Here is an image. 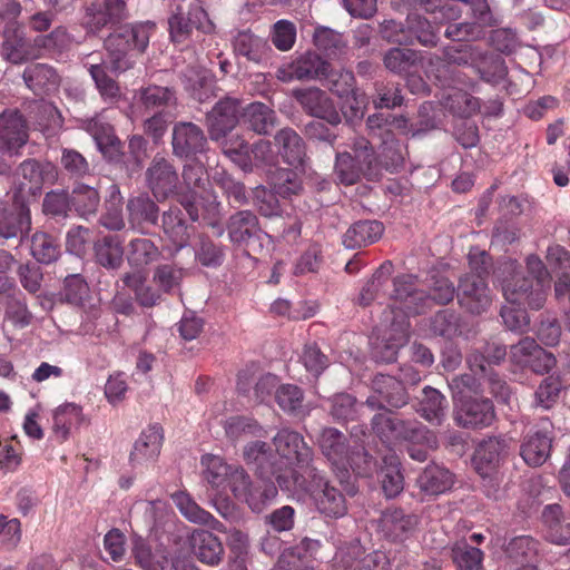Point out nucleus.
Segmentation results:
<instances>
[{
  "label": "nucleus",
  "instance_id": "1",
  "mask_svg": "<svg viewBox=\"0 0 570 570\" xmlns=\"http://www.w3.org/2000/svg\"><path fill=\"white\" fill-rule=\"evenodd\" d=\"M275 453L263 441L250 442L243 451L244 460L262 479L274 476L278 487L288 493L305 487L306 474L313 466V450L298 432L284 428L273 438Z\"/></svg>",
  "mask_w": 570,
  "mask_h": 570
},
{
  "label": "nucleus",
  "instance_id": "2",
  "mask_svg": "<svg viewBox=\"0 0 570 570\" xmlns=\"http://www.w3.org/2000/svg\"><path fill=\"white\" fill-rule=\"evenodd\" d=\"M527 269L535 279V284L517 271L514 262L505 263L503 271L508 276L502 281V293L508 302L523 303L529 301L531 308L539 309L546 302L544 289L550 286V275L543 262L537 255L527 257Z\"/></svg>",
  "mask_w": 570,
  "mask_h": 570
},
{
  "label": "nucleus",
  "instance_id": "3",
  "mask_svg": "<svg viewBox=\"0 0 570 570\" xmlns=\"http://www.w3.org/2000/svg\"><path fill=\"white\" fill-rule=\"evenodd\" d=\"M155 29L150 21L130 23L119 27L106 38L105 49L114 73H122L134 67L135 58L145 52Z\"/></svg>",
  "mask_w": 570,
  "mask_h": 570
},
{
  "label": "nucleus",
  "instance_id": "4",
  "mask_svg": "<svg viewBox=\"0 0 570 570\" xmlns=\"http://www.w3.org/2000/svg\"><path fill=\"white\" fill-rule=\"evenodd\" d=\"M393 299L397 308H404L407 316L423 313L431 302L448 304L454 297L455 289L448 278L434 281L431 292L417 288L416 278L412 275H401L394 278Z\"/></svg>",
  "mask_w": 570,
  "mask_h": 570
},
{
  "label": "nucleus",
  "instance_id": "5",
  "mask_svg": "<svg viewBox=\"0 0 570 570\" xmlns=\"http://www.w3.org/2000/svg\"><path fill=\"white\" fill-rule=\"evenodd\" d=\"M354 155L344 151L335 157L334 175L346 186L356 184L362 177L368 180L379 177V165L371 144L365 138H357L353 144Z\"/></svg>",
  "mask_w": 570,
  "mask_h": 570
},
{
  "label": "nucleus",
  "instance_id": "6",
  "mask_svg": "<svg viewBox=\"0 0 570 570\" xmlns=\"http://www.w3.org/2000/svg\"><path fill=\"white\" fill-rule=\"evenodd\" d=\"M372 429L384 443L405 440L414 444H426L436 449V435L417 421H404L390 411L377 413L372 419Z\"/></svg>",
  "mask_w": 570,
  "mask_h": 570
},
{
  "label": "nucleus",
  "instance_id": "7",
  "mask_svg": "<svg viewBox=\"0 0 570 570\" xmlns=\"http://www.w3.org/2000/svg\"><path fill=\"white\" fill-rule=\"evenodd\" d=\"M169 35L174 42L181 43L193 37L194 31L210 33L213 22L198 0H179L168 19Z\"/></svg>",
  "mask_w": 570,
  "mask_h": 570
},
{
  "label": "nucleus",
  "instance_id": "8",
  "mask_svg": "<svg viewBox=\"0 0 570 570\" xmlns=\"http://www.w3.org/2000/svg\"><path fill=\"white\" fill-rule=\"evenodd\" d=\"M306 492L312 498L317 511L327 518H341L347 512L345 495L333 485L325 474L316 468L306 474V483L297 488L296 493Z\"/></svg>",
  "mask_w": 570,
  "mask_h": 570
},
{
  "label": "nucleus",
  "instance_id": "9",
  "mask_svg": "<svg viewBox=\"0 0 570 570\" xmlns=\"http://www.w3.org/2000/svg\"><path fill=\"white\" fill-rule=\"evenodd\" d=\"M394 304L384 312L383 322L386 325L384 340L373 346V356L376 361L391 363L396 360L400 347L407 343L410 335L409 316L397 311Z\"/></svg>",
  "mask_w": 570,
  "mask_h": 570
},
{
  "label": "nucleus",
  "instance_id": "10",
  "mask_svg": "<svg viewBox=\"0 0 570 570\" xmlns=\"http://www.w3.org/2000/svg\"><path fill=\"white\" fill-rule=\"evenodd\" d=\"M439 29L438 24H432L426 18L412 13L406 18V30L401 23L390 20L383 23L382 35L394 43L412 42L415 39L424 47H435L439 42Z\"/></svg>",
  "mask_w": 570,
  "mask_h": 570
},
{
  "label": "nucleus",
  "instance_id": "11",
  "mask_svg": "<svg viewBox=\"0 0 570 570\" xmlns=\"http://www.w3.org/2000/svg\"><path fill=\"white\" fill-rule=\"evenodd\" d=\"M183 187L186 191L178 193V202L185 208L193 222L199 217L196 206L198 197L203 195L209 183L204 165L196 159L187 163L181 173Z\"/></svg>",
  "mask_w": 570,
  "mask_h": 570
},
{
  "label": "nucleus",
  "instance_id": "12",
  "mask_svg": "<svg viewBox=\"0 0 570 570\" xmlns=\"http://www.w3.org/2000/svg\"><path fill=\"white\" fill-rule=\"evenodd\" d=\"M293 97L308 116L325 120L331 126L341 124L342 116L334 101L318 87L295 89L293 90Z\"/></svg>",
  "mask_w": 570,
  "mask_h": 570
},
{
  "label": "nucleus",
  "instance_id": "13",
  "mask_svg": "<svg viewBox=\"0 0 570 570\" xmlns=\"http://www.w3.org/2000/svg\"><path fill=\"white\" fill-rule=\"evenodd\" d=\"M327 69L328 62L318 53L306 51L296 56L291 62L282 65L275 76L282 82L322 80Z\"/></svg>",
  "mask_w": 570,
  "mask_h": 570
},
{
  "label": "nucleus",
  "instance_id": "14",
  "mask_svg": "<svg viewBox=\"0 0 570 570\" xmlns=\"http://www.w3.org/2000/svg\"><path fill=\"white\" fill-rule=\"evenodd\" d=\"M131 553L136 564L142 570H198L186 559H169L164 549L153 550L141 538L134 540Z\"/></svg>",
  "mask_w": 570,
  "mask_h": 570
},
{
  "label": "nucleus",
  "instance_id": "15",
  "mask_svg": "<svg viewBox=\"0 0 570 570\" xmlns=\"http://www.w3.org/2000/svg\"><path fill=\"white\" fill-rule=\"evenodd\" d=\"M372 389L373 394L366 400L371 410L383 409L384 404L399 409L409 402L405 386L394 376L377 374L372 382Z\"/></svg>",
  "mask_w": 570,
  "mask_h": 570
},
{
  "label": "nucleus",
  "instance_id": "16",
  "mask_svg": "<svg viewBox=\"0 0 570 570\" xmlns=\"http://www.w3.org/2000/svg\"><path fill=\"white\" fill-rule=\"evenodd\" d=\"M460 305L472 314H481L491 304V296L485 278L479 275H464L458 287Z\"/></svg>",
  "mask_w": 570,
  "mask_h": 570
},
{
  "label": "nucleus",
  "instance_id": "17",
  "mask_svg": "<svg viewBox=\"0 0 570 570\" xmlns=\"http://www.w3.org/2000/svg\"><path fill=\"white\" fill-rule=\"evenodd\" d=\"M206 120L210 139L214 141L224 139L238 124V101L232 98L219 100L207 114Z\"/></svg>",
  "mask_w": 570,
  "mask_h": 570
},
{
  "label": "nucleus",
  "instance_id": "18",
  "mask_svg": "<svg viewBox=\"0 0 570 570\" xmlns=\"http://www.w3.org/2000/svg\"><path fill=\"white\" fill-rule=\"evenodd\" d=\"M147 184L158 200H164L174 194L178 185V174L173 164L156 156L146 173Z\"/></svg>",
  "mask_w": 570,
  "mask_h": 570
},
{
  "label": "nucleus",
  "instance_id": "19",
  "mask_svg": "<svg viewBox=\"0 0 570 570\" xmlns=\"http://www.w3.org/2000/svg\"><path fill=\"white\" fill-rule=\"evenodd\" d=\"M494 417V407L489 399L460 400V405L454 413V421L463 428L489 426Z\"/></svg>",
  "mask_w": 570,
  "mask_h": 570
},
{
  "label": "nucleus",
  "instance_id": "20",
  "mask_svg": "<svg viewBox=\"0 0 570 570\" xmlns=\"http://www.w3.org/2000/svg\"><path fill=\"white\" fill-rule=\"evenodd\" d=\"M317 444L334 470L347 471L351 446L344 433L335 428H324L317 436Z\"/></svg>",
  "mask_w": 570,
  "mask_h": 570
},
{
  "label": "nucleus",
  "instance_id": "21",
  "mask_svg": "<svg viewBox=\"0 0 570 570\" xmlns=\"http://www.w3.org/2000/svg\"><path fill=\"white\" fill-rule=\"evenodd\" d=\"M207 139L203 129L193 122H177L173 129V150L178 157L204 153Z\"/></svg>",
  "mask_w": 570,
  "mask_h": 570
},
{
  "label": "nucleus",
  "instance_id": "22",
  "mask_svg": "<svg viewBox=\"0 0 570 570\" xmlns=\"http://www.w3.org/2000/svg\"><path fill=\"white\" fill-rule=\"evenodd\" d=\"M28 140L27 125L17 110L0 115V153L13 154Z\"/></svg>",
  "mask_w": 570,
  "mask_h": 570
},
{
  "label": "nucleus",
  "instance_id": "23",
  "mask_svg": "<svg viewBox=\"0 0 570 570\" xmlns=\"http://www.w3.org/2000/svg\"><path fill=\"white\" fill-rule=\"evenodd\" d=\"M507 453L508 445L505 440L489 438L482 441L476 448L473 456V463L476 472L482 478H491Z\"/></svg>",
  "mask_w": 570,
  "mask_h": 570
},
{
  "label": "nucleus",
  "instance_id": "24",
  "mask_svg": "<svg viewBox=\"0 0 570 570\" xmlns=\"http://www.w3.org/2000/svg\"><path fill=\"white\" fill-rule=\"evenodd\" d=\"M550 422L544 421L535 431H530L521 445V456L527 464L539 466L550 454L551 436Z\"/></svg>",
  "mask_w": 570,
  "mask_h": 570
},
{
  "label": "nucleus",
  "instance_id": "25",
  "mask_svg": "<svg viewBox=\"0 0 570 570\" xmlns=\"http://www.w3.org/2000/svg\"><path fill=\"white\" fill-rule=\"evenodd\" d=\"M417 524L414 514L405 513L401 509H387L382 513L380 528L383 535L391 541H404Z\"/></svg>",
  "mask_w": 570,
  "mask_h": 570
},
{
  "label": "nucleus",
  "instance_id": "26",
  "mask_svg": "<svg viewBox=\"0 0 570 570\" xmlns=\"http://www.w3.org/2000/svg\"><path fill=\"white\" fill-rule=\"evenodd\" d=\"M161 223L164 234L175 247L173 255L188 246L191 235L195 234V227L186 224L178 207L165 212Z\"/></svg>",
  "mask_w": 570,
  "mask_h": 570
},
{
  "label": "nucleus",
  "instance_id": "27",
  "mask_svg": "<svg viewBox=\"0 0 570 570\" xmlns=\"http://www.w3.org/2000/svg\"><path fill=\"white\" fill-rule=\"evenodd\" d=\"M233 48L236 55L257 65L266 63L273 55L267 40L250 31L238 32L234 38Z\"/></svg>",
  "mask_w": 570,
  "mask_h": 570
},
{
  "label": "nucleus",
  "instance_id": "28",
  "mask_svg": "<svg viewBox=\"0 0 570 570\" xmlns=\"http://www.w3.org/2000/svg\"><path fill=\"white\" fill-rule=\"evenodd\" d=\"M20 190L36 195L42 185L55 177L53 166L50 163H39L35 159L24 160L18 169Z\"/></svg>",
  "mask_w": 570,
  "mask_h": 570
},
{
  "label": "nucleus",
  "instance_id": "29",
  "mask_svg": "<svg viewBox=\"0 0 570 570\" xmlns=\"http://www.w3.org/2000/svg\"><path fill=\"white\" fill-rule=\"evenodd\" d=\"M274 140L285 163L295 168L304 165L306 159L305 142L293 128H282L276 132Z\"/></svg>",
  "mask_w": 570,
  "mask_h": 570
},
{
  "label": "nucleus",
  "instance_id": "30",
  "mask_svg": "<svg viewBox=\"0 0 570 570\" xmlns=\"http://www.w3.org/2000/svg\"><path fill=\"white\" fill-rule=\"evenodd\" d=\"M163 444V430L158 425H150L145 429L134 444L130 453L132 465H140L155 460Z\"/></svg>",
  "mask_w": 570,
  "mask_h": 570
},
{
  "label": "nucleus",
  "instance_id": "31",
  "mask_svg": "<svg viewBox=\"0 0 570 570\" xmlns=\"http://www.w3.org/2000/svg\"><path fill=\"white\" fill-rule=\"evenodd\" d=\"M384 233L379 220H358L351 225L342 237L343 245L348 249L365 247L377 242Z\"/></svg>",
  "mask_w": 570,
  "mask_h": 570
},
{
  "label": "nucleus",
  "instance_id": "32",
  "mask_svg": "<svg viewBox=\"0 0 570 570\" xmlns=\"http://www.w3.org/2000/svg\"><path fill=\"white\" fill-rule=\"evenodd\" d=\"M446 397L432 386H424L416 405V412L433 425H441L446 416Z\"/></svg>",
  "mask_w": 570,
  "mask_h": 570
},
{
  "label": "nucleus",
  "instance_id": "33",
  "mask_svg": "<svg viewBox=\"0 0 570 570\" xmlns=\"http://www.w3.org/2000/svg\"><path fill=\"white\" fill-rule=\"evenodd\" d=\"M416 483L426 495L438 497L452 489L454 475L444 466L430 464L419 475Z\"/></svg>",
  "mask_w": 570,
  "mask_h": 570
},
{
  "label": "nucleus",
  "instance_id": "34",
  "mask_svg": "<svg viewBox=\"0 0 570 570\" xmlns=\"http://www.w3.org/2000/svg\"><path fill=\"white\" fill-rule=\"evenodd\" d=\"M259 232L258 219L250 210H239L228 218L227 233L233 244L247 245Z\"/></svg>",
  "mask_w": 570,
  "mask_h": 570
},
{
  "label": "nucleus",
  "instance_id": "35",
  "mask_svg": "<svg viewBox=\"0 0 570 570\" xmlns=\"http://www.w3.org/2000/svg\"><path fill=\"white\" fill-rule=\"evenodd\" d=\"M4 40L0 48L1 56L16 65L37 57L33 45L17 29H4Z\"/></svg>",
  "mask_w": 570,
  "mask_h": 570
},
{
  "label": "nucleus",
  "instance_id": "36",
  "mask_svg": "<svg viewBox=\"0 0 570 570\" xmlns=\"http://www.w3.org/2000/svg\"><path fill=\"white\" fill-rule=\"evenodd\" d=\"M31 217L24 204L13 209L0 207V237L3 239L17 238L30 229Z\"/></svg>",
  "mask_w": 570,
  "mask_h": 570
},
{
  "label": "nucleus",
  "instance_id": "37",
  "mask_svg": "<svg viewBox=\"0 0 570 570\" xmlns=\"http://www.w3.org/2000/svg\"><path fill=\"white\" fill-rule=\"evenodd\" d=\"M191 548L195 556L203 563L210 566L217 564L224 553L220 540L209 531H194L190 538Z\"/></svg>",
  "mask_w": 570,
  "mask_h": 570
},
{
  "label": "nucleus",
  "instance_id": "38",
  "mask_svg": "<svg viewBox=\"0 0 570 570\" xmlns=\"http://www.w3.org/2000/svg\"><path fill=\"white\" fill-rule=\"evenodd\" d=\"M23 80L36 95H43L57 88L59 76L52 67L36 63L24 69Z\"/></svg>",
  "mask_w": 570,
  "mask_h": 570
},
{
  "label": "nucleus",
  "instance_id": "39",
  "mask_svg": "<svg viewBox=\"0 0 570 570\" xmlns=\"http://www.w3.org/2000/svg\"><path fill=\"white\" fill-rule=\"evenodd\" d=\"M405 156L406 146L395 139L391 130H386L383 135L379 155L375 156L379 169L384 167L391 171L397 170L403 166Z\"/></svg>",
  "mask_w": 570,
  "mask_h": 570
},
{
  "label": "nucleus",
  "instance_id": "40",
  "mask_svg": "<svg viewBox=\"0 0 570 570\" xmlns=\"http://www.w3.org/2000/svg\"><path fill=\"white\" fill-rule=\"evenodd\" d=\"M244 124L258 135H267L276 126V112L263 102H252L243 111Z\"/></svg>",
  "mask_w": 570,
  "mask_h": 570
},
{
  "label": "nucleus",
  "instance_id": "41",
  "mask_svg": "<svg viewBox=\"0 0 570 570\" xmlns=\"http://www.w3.org/2000/svg\"><path fill=\"white\" fill-rule=\"evenodd\" d=\"M127 210L129 223L136 229H141L144 224L155 225L158 220V206L147 195L129 199Z\"/></svg>",
  "mask_w": 570,
  "mask_h": 570
},
{
  "label": "nucleus",
  "instance_id": "42",
  "mask_svg": "<svg viewBox=\"0 0 570 570\" xmlns=\"http://www.w3.org/2000/svg\"><path fill=\"white\" fill-rule=\"evenodd\" d=\"M381 469L382 489L387 498L399 495L404 488V478L400 470V460L391 450L383 458Z\"/></svg>",
  "mask_w": 570,
  "mask_h": 570
},
{
  "label": "nucleus",
  "instance_id": "43",
  "mask_svg": "<svg viewBox=\"0 0 570 570\" xmlns=\"http://www.w3.org/2000/svg\"><path fill=\"white\" fill-rule=\"evenodd\" d=\"M278 406L286 413L295 416H305L309 407L304 404L303 391L294 384H283L275 391Z\"/></svg>",
  "mask_w": 570,
  "mask_h": 570
},
{
  "label": "nucleus",
  "instance_id": "44",
  "mask_svg": "<svg viewBox=\"0 0 570 570\" xmlns=\"http://www.w3.org/2000/svg\"><path fill=\"white\" fill-rule=\"evenodd\" d=\"M121 279L135 293V298L141 306L153 307L160 301V293L146 284V275L141 271L126 273Z\"/></svg>",
  "mask_w": 570,
  "mask_h": 570
},
{
  "label": "nucleus",
  "instance_id": "45",
  "mask_svg": "<svg viewBox=\"0 0 570 570\" xmlns=\"http://www.w3.org/2000/svg\"><path fill=\"white\" fill-rule=\"evenodd\" d=\"M88 65V71L101 98L109 104L119 101L121 98L120 88L117 81L108 76L107 66L104 62H92Z\"/></svg>",
  "mask_w": 570,
  "mask_h": 570
},
{
  "label": "nucleus",
  "instance_id": "46",
  "mask_svg": "<svg viewBox=\"0 0 570 570\" xmlns=\"http://www.w3.org/2000/svg\"><path fill=\"white\" fill-rule=\"evenodd\" d=\"M185 87L191 96L203 102L213 95L214 80L210 72L200 68H188L184 73Z\"/></svg>",
  "mask_w": 570,
  "mask_h": 570
},
{
  "label": "nucleus",
  "instance_id": "47",
  "mask_svg": "<svg viewBox=\"0 0 570 570\" xmlns=\"http://www.w3.org/2000/svg\"><path fill=\"white\" fill-rule=\"evenodd\" d=\"M160 250L148 238H135L128 244L127 261L135 267L147 266L160 257Z\"/></svg>",
  "mask_w": 570,
  "mask_h": 570
},
{
  "label": "nucleus",
  "instance_id": "48",
  "mask_svg": "<svg viewBox=\"0 0 570 570\" xmlns=\"http://www.w3.org/2000/svg\"><path fill=\"white\" fill-rule=\"evenodd\" d=\"M542 518L548 525L547 539L558 546H567L570 543V522L564 525V534H561L562 509L558 504L547 505L543 510Z\"/></svg>",
  "mask_w": 570,
  "mask_h": 570
},
{
  "label": "nucleus",
  "instance_id": "49",
  "mask_svg": "<svg viewBox=\"0 0 570 570\" xmlns=\"http://www.w3.org/2000/svg\"><path fill=\"white\" fill-rule=\"evenodd\" d=\"M393 265L391 262H384L373 274L372 278L362 287L357 302L360 305L367 306L382 296V289L389 282Z\"/></svg>",
  "mask_w": 570,
  "mask_h": 570
},
{
  "label": "nucleus",
  "instance_id": "50",
  "mask_svg": "<svg viewBox=\"0 0 570 570\" xmlns=\"http://www.w3.org/2000/svg\"><path fill=\"white\" fill-rule=\"evenodd\" d=\"M97 262L104 267L117 269L122 264L124 249L117 236L104 237L95 245Z\"/></svg>",
  "mask_w": 570,
  "mask_h": 570
},
{
  "label": "nucleus",
  "instance_id": "51",
  "mask_svg": "<svg viewBox=\"0 0 570 570\" xmlns=\"http://www.w3.org/2000/svg\"><path fill=\"white\" fill-rule=\"evenodd\" d=\"M179 512L190 522L212 525L217 520L206 510L200 508L186 492H176L171 495Z\"/></svg>",
  "mask_w": 570,
  "mask_h": 570
},
{
  "label": "nucleus",
  "instance_id": "52",
  "mask_svg": "<svg viewBox=\"0 0 570 570\" xmlns=\"http://www.w3.org/2000/svg\"><path fill=\"white\" fill-rule=\"evenodd\" d=\"M452 560L458 570H483V552L465 541L456 542L451 549Z\"/></svg>",
  "mask_w": 570,
  "mask_h": 570
},
{
  "label": "nucleus",
  "instance_id": "53",
  "mask_svg": "<svg viewBox=\"0 0 570 570\" xmlns=\"http://www.w3.org/2000/svg\"><path fill=\"white\" fill-rule=\"evenodd\" d=\"M70 202L72 208L79 216L88 217L97 212L100 198L94 187L80 184L73 188L70 195Z\"/></svg>",
  "mask_w": 570,
  "mask_h": 570
},
{
  "label": "nucleus",
  "instance_id": "54",
  "mask_svg": "<svg viewBox=\"0 0 570 570\" xmlns=\"http://www.w3.org/2000/svg\"><path fill=\"white\" fill-rule=\"evenodd\" d=\"M81 407L73 403L59 406L53 413V432L57 438L65 441L72 426L80 423Z\"/></svg>",
  "mask_w": 570,
  "mask_h": 570
},
{
  "label": "nucleus",
  "instance_id": "55",
  "mask_svg": "<svg viewBox=\"0 0 570 570\" xmlns=\"http://www.w3.org/2000/svg\"><path fill=\"white\" fill-rule=\"evenodd\" d=\"M202 465L204 466L205 479L216 489L225 487V482L234 468V465L227 464L220 456L214 454L203 455Z\"/></svg>",
  "mask_w": 570,
  "mask_h": 570
},
{
  "label": "nucleus",
  "instance_id": "56",
  "mask_svg": "<svg viewBox=\"0 0 570 570\" xmlns=\"http://www.w3.org/2000/svg\"><path fill=\"white\" fill-rule=\"evenodd\" d=\"M275 194L283 198L297 195L302 190V181L296 173L286 168H276L269 176Z\"/></svg>",
  "mask_w": 570,
  "mask_h": 570
},
{
  "label": "nucleus",
  "instance_id": "57",
  "mask_svg": "<svg viewBox=\"0 0 570 570\" xmlns=\"http://www.w3.org/2000/svg\"><path fill=\"white\" fill-rule=\"evenodd\" d=\"M277 495V489L273 482L261 481L245 493L242 501L246 502L253 512H262Z\"/></svg>",
  "mask_w": 570,
  "mask_h": 570
},
{
  "label": "nucleus",
  "instance_id": "58",
  "mask_svg": "<svg viewBox=\"0 0 570 570\" xmlns=\"http://www.w3.org/2000/svg\"><path fill=\"white\" fill-rule=\"evenodd\" d=\"M474 69L482 80L493 85L499 83L507 76V67L503 59L483 51H481V57L475 63Z\"/></svg>",
  "mask_w": 570,
  "mask_h": 570
},
{
  "label": "nucleus",
  "instance_id": "59",
  "mask_svg": "<svg viewBox=\"0 0 570 570\" xmlns=\"http://www.w3.org/2000/svg\"><path fill=\"white\" fill-rule=\"evenodd\" d=\"M325 86L336 96L343 98L354 95L355 79L354 75L345 69H333L328 63V69L323 73Z\"/></svg>",
  "mask_w": 570,
  "mask_h": 570
},
{
  "label": "nucleus",
  "instance_id": "60",
  "mask_svg": "<svg viewBox=\"0 0 570 570\" xmlns=\"http://www.w3.org/2000/svg\"><path fill=\"white\" fill-rule=\"evenodd\" d=\"M442 55V60L448 65L471 66L475 68V63L481 57V50L471 45L460 43L444 47Z\"/></svg>",
  "mask_w": 570,
  "mask_h": 570
},
{
  "label": "nucleus",
  "instance_id": "61",
  "mask_svg": "<svg viewBox=\"0 0 570 570\" xmlns=\"http://www.w3.org/2000/svg\"><path fill=\"white\" fill-rule=\"evenodd\" d=\"M297 29L294 22L281 19L276 21L269 30L268 39L273 46L283 52L293 49L296 42Z\"/></svg>",
  "mask_w": 570,
  "mask_h": 570
},
{
  "label": "nucleus",
  "instance_id": "62",
  "mask_svg": "<svg viewBox=\"0 0 570 570\" xmlns=\"http://www.w3.org/2000/svg\"><path fill=\"white\" fill-rule=\"evenodd\" d=\"M227 436L232 440H238L245 436H263L264 429L257 421L246 416H232L224 423Z\"/></svg>",
  "mask_w": 570,
  "mask_h": 570
},
{
  "label": "nucleus",
  "instance_id": "63",
  "mask_svg": "<svg viewBox=\"0 0 570 570\" xmlns=\"http://www.w3.org/2000/svg\"><path fill=\"white\" fill-rule=\"evenodd\" d=\"M31 255L42 264H50L59 255L56 239L47 233L38 232L31 238Z\"/></svg>",
  "mask_w": 570,
  "mask_h": 570
},
{
  "label": "nucleus",
  "instance_id": "64",
  "mask_svg": "<svg viewBox=\"0 0 570 570\" xmlns=\"http://www.w3.org/2000/svg\"><path fill=\"white\" fill-rule=\"evenodd\" d=\"M421 56L419 52L407 48H393L384 56V65L392 72H406L413 67Z\"/></svg>",
  "mask_w": 570,
  "mask_h": 570
}]
</instances>
